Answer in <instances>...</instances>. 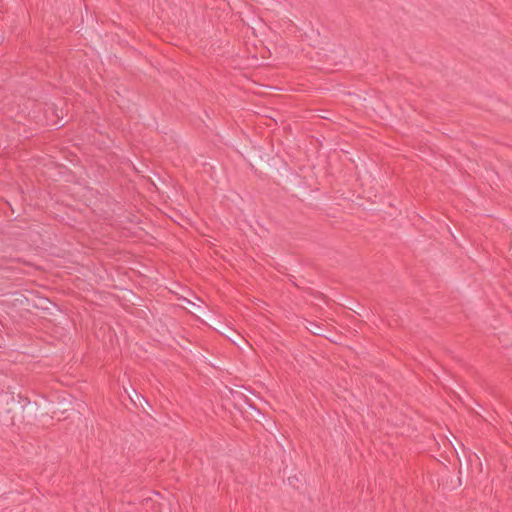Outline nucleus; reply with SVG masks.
<instances>
[{"label": "nucleus", "instance_id": "1", "mask_svg": "<svg viewBox=\"0 0 512 512\" xmlns=\"http://www.w3.org/2000/svg\"><path fill=\"white\" fill-rule=\"evenodd\" d=\"M124 391L135 407L141 408L143 412L149 415L148 408L150 407V404L143 395L138 393L133 387H130L129 389L124 388Z\"/></svg>", "mask_w": 512, "mask_h": 512}, {"label": "nucleus", "instance_id": "2", "mask_svg": "<svg viewBox=\"0 0 512 512\" xmlns=\"http://www.w3.org/2000/svg\"><path fill=\"white\" fill-rule=\"evenodd\" d=\"M14 393L10 391H0V412L10 413L14 406Z\"/></svg>", "mask_w": 512, "mask_h": 512}, {"label": "nucleus", "instance_id": "3", "mask_svg": "<svg viewBox=\"0 0 512 512\" xmlns=\"http://www.w3.org/2000/svg\"><path fill=\"white\" fill-rule=\"evenodd\" d=\"M19 403L23 402L22 408L25 409L27 406L30 405V400L27 397H23L20 394L18 395Z\"/></svg>", "mask_w": 512, "mask_h": 512}]
</instances>
